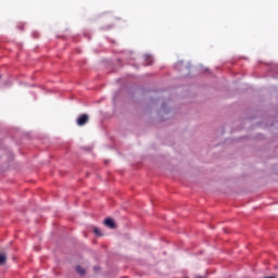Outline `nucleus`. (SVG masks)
Here are the masks:
<instances>
[{
  "label": "nucleus",
  "mask_w": 278,
  "mask_h": 278,
  "mask_svg": "<svg viewBox=\"0 0 278 278\" xmlns=\"http://www.w3.org/2000/svg\"><path fill=\"white\" fill-rule=\"evenodd\" d=\"M89 121H90V116H88V114H81L76 119V124L78 125V127H84V125H86Z\"/></svg>",
  "instance_id": "1"
},
{
  "label": "nucleus",
  "mask_w": 278,
  "mask_h": 278,
  "mask_svg": "<svg viewBox=\"0 0 278 278\" xmlns=\"http://www.w3.org/2000/svg\"><path fill=\"white\" fill-rule=\"evenodd\" d=\"M104 225L109 227V229H115L116 228V223H114V219L108 217L104 219Z\"/></svg>",
  "instance_id": "2"
},
{
  "label": "nucleus",
  "mask_w": 278,
  "mask_h": 278,
  "mask_svg": "<svg viewBox=\"0 0 278 278\" xmlns=\"http://www.w3.org/2000/svg\"><path fill=\"white\" fill-rule=\"evenodd\" d=\"M76 273H78V275L84 276V275H86V269H84V267H81V266H77Z\"/></svg>",
  "instance_id": "3"
},
{
  "label": "nucleus",
  "mask_w": 278,
  "mask_h": 278,
  "mask_svg": "<svg viewBox=\"0 0 278 278\" xmlns=\"http://www.w3.org/2000/svg\"><path fill=\"white\" fill-rule=\"evenodd\" d=\"M5 262H8V256H5V254H0V266L5 264Z\"/></svg>",
  "instance_id": "4"
},
{
  "label": "nucleus",
  "mask_w": 278,
  "mask_h": 278,
  "mask_svg": "<svg viewBox=\"0 0 278 278\" xmlns=\"http://www.w3.org/2000/svg\"><path fill=\"white\" fill-rule=\"evenodd\" d=\"M93 233H96V236H101L99 228H93Z\"/></svg>",
  "instance_id": "5"
},
{
  "label": "nucleus",
  "mask_w": 278,
  "mask_h": 278,
  "mask_svg": "<svg viewBox=\"0 0 278 278\" xmlns=\"http://www.w3.org/2000/svg\"><path fill=\"white\" fill-rule=\"evenodd\" d=\"M151 58L150 56H148V64H151Z\"/></svg>",
  "instance_id": "6"
},
{
  "label": "nucleus",
  "mask_w": 278,
  "mask_h": 278,
  "mask_svg": "<svg viewBox=\"0 0 278 278\" xmlns=\"http://www.w3.org/2000/svg\"><path fill=\"white\" fill-rule=\"evenodd\" d=\"M0 79H1V75H0Z\"/></svg>",
  "instance_id": "7"
}]
</instances>
